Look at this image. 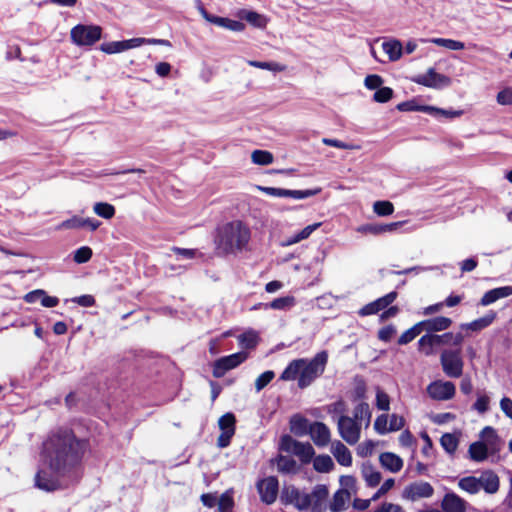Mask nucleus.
Listing matches in <instances>:
<instances>
[{"instance_id":"f257e3e1","label":"nucleus","mask_w":512,"mask_h":512,"mask_svg":"<svg viewBox=\"0 0 512 512\" xmlns=\"http://www.w3.org/2000/svg\"><path fill=\"white\" fill-rule=\"evenodd\" d=\"M86 443L71 430L59 429L51 433L43 443L42 456L49 468L60 476H68L70 482L80 478V463Z\"/></svg>"},{"instance_id":"f03ea898","label":"nucleus","mask_w":512,"mask_h":512,"mask_svg":"<svg viewBox=\"0 0 512 512\" xmlns=\"http://www.w3.org/2000/svg\"><path fill=\"white\" fill-rule=\"evenodd\" d=\"M250 240V227L241 220H233L217 228L215 250L219 255H236L248 249Z\"/></svg>"},{"instance_id":"7ed1b4c3","label":"nucleus","mask_w":512,"mask_h":512,"mask_svg":"<svg viewBox=\"0 0 512 512\" xmlns=\"http://www.w3.org/2000/svg\"><path fill=\"white\" fill-rule=\"evenodd\" d=\"M328 361L326 351L317 353L312 359H305V364L301 367L298 386L303 389L310 386L315 379L321 376L325 370Z\"/></svg>"},{"instance_id":"20e7f679","label":"nucleus","mask_w":512,"mask_h":512,"mask_svg":"<svg viewBox=\"0 0 512 512\" xmlns=\"http://www.w3.org/2000/svg\"><path fill=\"white\" fill-rule=\"evenodd\" d=\"M279 450L297 456L303 464L310 463L315 455L309 442H299L287 434L280 438Z\"/></svg>"},{"instance_id":"39448f33","label":"nucleus","mask_w":512,"mask_h":512,"mask_svg":"<svg viewBox=\"0 0 512 512\" xmlns=\"http://www.w3.org/2000/svg\"><path fill=\"white\" fill-rule=\"evenodd\" d=\"M102 35V28L98 25L78 24L71 29L72 42L77 46H92Z\"/></svg>"},{"instance_id":"423d86ee","label":"nucleus","mask_w":512,"mask_h":512,"mask_svg":"<svg viewBox=\"0 0 512 512\" xmlns=\"http://www.w3.org/2000/svg\"><path fill=\"white\" fill-rule=\"evenodd\" d=\"M337 428L341 438L350 445L356 444L360 439L361 423L349 416H340L337 419Z\"/></svg>"},{"instance_id":"0eeeda50","label":"nucleus","mask_w":512,"mask_h":512,"mask_svg":"<svg viewBox=\"0 0 512 512\" xmlns=\"http://www.w3.org/2000/svg\"><path fill=\"white\" fill-rule=\"evenodd\" d=\"M444 373L451 378H458L463 372V360L459 350H444L440 357Z\"/></svg>"},{"instance_id":"6e6552de","label":"nucleus","mask_w":512,"mask_h":512,"mask_svg":"<svg viewBox=\"0 0 512 512\" xmlns=\"http://www.w3.org/2000/svg\"><path fill=\"white\" fill-rule=\"evenodd\" d=\"M260 499L267 505L273 504L279 493V482L275 476H268L256 484Z\"/></svg>"},{"instance_id":"1a4fd4ad","label":"nucleus","mask_w":512,"mask_h":512,"mask_svg":"<svg viewBox=\"0 0 512 512\" xmlns=\"http://www.w3.org/2000/svg\"><path fill=\"white\" fill-rule=\"evenodd\" d=\"M434 494L432 485L425 481H416L407 485L402 491V498L412 502L430 498Z\"/></svg>"},{"instance_id":"9d476101","label":"nucleus","mask_w":512,"mask_h":512,"mask_svg":"<svg viewBox=\"0 0 512 512\" xmlns=\"http://www.w3.org/2000/svg\"><path fill=\"white\" fill-rule=\"evenodd\" d=\"M235 424L236 418L231 412H227L219 418L218 425L221 430V434L217 439V445L220 448L229 446L231 438L235 434Z\"/></svg>"},{"instance_id":"9b49d317","label":"nucleus","mask_w":512,"mask_h":512,"mask_svg":"<svg viewBox=\"0 0 512 512\" xmlns=\"http://www.w3.org/2000/svg\"><path fill=\"white\" fill-rule=\"evenodd\" d=\"M247 357L248 354L246 352H238L218 359L213 368L214 377L220 378L224 376L227 371L243 363Z\"/></svg>"},{"instance_id":"f8f14e48","label":"nucleus","mask_w":512,"mask_h":512,"mask_svg":"<svg viewBox=\"0 0 512 512\" xmlns=\"http://www.w3.org/2000/svg\"><path fill=\"white\" fill-rule=\"evenodd\" d=\"M450 332L442 335L438 334H425L418 341L419 351L423 352L426 356L434 353V349L443 345H450Z\"/></svg>"},{"instance_id":"ddd939ff","label":"nucleus","mask_w":512,"mask_h":512,"mask_svg":"<svg viewBox=\"0 0 512 512\" xmlns=\"http://www.w3.org/2000/svg\"><path fill=\"white\" fill-rule=\"evenodd\" d=\"M413 81L417 84L434 89L447 87L451 83V79L448 76L437 73L433 68H429L425 74L414 77Z\"/></svg>"},{"instance_id":"4468645a","label":"nucleus","mask_w":512,"mask_h":512,"mask_svg":"<svg viewBox=\"0 0 512 512\" xmlns=\"http://www.w3.org/2000/svg\"><path fill=\"white\" fill-rule=\"evenodd\" d=\"M455 385L450 381L437 380L427 386L428 395L438 401L449 400L455 395Z\"/></svg>"},{"instance_id":"2eb2a0df","label":"nucleus","mask_w":512,"mask_h":512,"mask_svg":"<svg viewBox=\"0 0 512 512\" xmlns=\"http://www.w3.org/2000/svg\"><path fill=\"white\" fill-rule=\"evenodd\" d=\"M53 475L51 472L46 470H40L35 476V484L36 486L44 491H55L57 489L62 488L65 484H62L57 473ZM63 478L65 476H62Z\"/></svg>"},{"instance_id":"dca6fc26","label":"nucleus","mask_w":512,"mask_h":512,"mask_svg":"<svg viewBox=\"0 0 512 512\" xmlns=\"http://www.w3.org/2000/svg\"><path fill=\"white\" fill-rule=\"evenodd\" d=\"M396 298H397V292L392 291V292L386 294L385 296L380 297V298L376 299L375 301L370 302V303L366 304L365 306H363L359 310V315L360 316H368V315L376 314L379 311L387 308L390 304H392L395 301Z\"/></svg>"},{"instance_id":"f3484780","label":"nucleus","mask_w":512,"mask_h":512,"mask_svg":"<svg viewBox=\"0 0 512 512\" xmlns=\"http://www.w3.org/2000/svg\"><path fill=\"white\" fill-rule=\"evenodd\" d=\"M308 433L310 434L314 444L318 447H324L330 442V430L327 425L322 422H314L310 424Z\"/></svg>"},{"instance_id":"a211bd4d","label":"nucleus","mask_w":512,"mask_h":512,"mask_svg":"<svg viewBox=\"0 0 512 512\" xmlns=\"http://www.w3.org/2000/svg\"><path fill=\"white\" fill-rule=\"evenodd\" d=\"M444 512H466L468 503L454 492L446 493L441 502Z\"/></svg>"},{"instance_id":"6ab92c4d","label":"nucleus","mask_w":512,"mask_h":512,"mask_svg":"<svg viewBox=\"0 0 512 512\" xmlns=\"http://www.w3.org/2000/svg\"><path fill=\"white\" fill-rule=\"evenodd\" d=\"M422 332H426V334H434L435 332H440L448 329L452 320L448 317L438 316L435 318L427 319L418 322Z\"/></svg>"},{"instance_id":"aec40b11","label":"nucleus","mask_w":512,"mask_h":512,"mask_svg":"<svg viewBox=\"0 0 512 512\" xmlns=\"http://www.w3.org/2000/svg\"><path fill=\"white\" fill-rule=\"evenodd\" d=\"M479 491L484 490L488 494H495L499 490V477L492 471H484L477 477Z\"/></svg>"},{"instance_id":"412c9836","label":"nucleus","mask_w":512,"mask_h":512,"mask_svg":"<svg viewBox=\"0 0 512 512\" xmlns=\"http://www.w3.org/2000/svg\"><path fill=\"white\" fill-rule=\"evenodd\" d=\"M480 436L490 454H496L501 450L502 442L494 428L486 426Z\"/></svg>"},{"instance_id":"4be33fe9","label":"nucleus","mask_w":512,"mask_h":512,"mask_svg":"<svg viewBox=\"0 0 512 512\" xmlns=\"http://www.w3.org/2000/svg\"><path fill=\"white\" fill-rule=\"evenodd\" d=\"M512 295V286H503L487 291L480 300L482 306H488L499 299Z\"/></svg>"},{"instance_id":"5701e85b","label":"nucleus","mask_w":512,"mask_h":512,"mask_svg":"<svg viewBox=\"0 0 512 512\" xmlns=\"http://www.w3.org/2000/svg\"><path fill=\"white\" fill-rule=\"evenodd\" d=\"M331 453L342 466H351L352 455L350 450L340 441H334L331 445Z\"/></svg>"},{"instance_id":"b1692460","label":"nucleus","mask_w":512,"mask_h":512,"mask_svg":"<svg viewBox=\"0 0 512 512\" xmlns=\"http://www.w3.org/2000/svg\"><path fill=\"white\" fill-rule=\"evenodd\" d=\"M379 461L383 468L392 473L399 472L403 467L402 458L392 452L381 453Z\"/></svg>"},{"instance_id":"393cba45","label":"nucleus","mask_w":512,"mask_h":512,"mask_svg":"<svg viewBox=\"0 0 512 512\" xmlns=\"http://www.w3.org/2000/svg\"><path fill=\"white\" fill-rule=\"evenodd\" d=\"M303 364H305L304 358L291 361L280 375V380L292 381L297 379L299 381L300 372L302 370L301 367Z\"/></svg>"},{"instance_id":"a878e982","label":"nucleus","mask_w":512,"mask_h":512,"mask_svg":"<svg viewBox=\"0 0 512 512\" xmlns=\"http://www.w3.org/2000/svg\"><path fill=\"white\" fill-rule=\"evenodd\" d=\"M495 318L496 313L494 311H489L481 318H478L470 323L462 324L461 328L471 331H481L490 326L494 322Z\"/></svg>"},{"instance_id":"bb28decb","label":"nucleus","mask_w":512,"mask_h":512,"mask_svg":"<svg viewBox=\"0 0 512 512\" xmlns=\"http://www.w3.org/2000/svg\"><path fill=\"white\" fill-rule=\"evenodd\" d=\"M273 462L276 464L277 470L280 473L290 474L298 471L297 462L292 457L278 455Z\"/></svg>"},{"instance_id":"cd10ccee","label":"nucleus","mask_w":512,"mask_h":512,"mask_svg":"<svg viewBox=\"0 0 512 512\" xmlns=\"http://www.w3.org/2000/svg\"><path fill=\"white\" fill-rule=\"evenodd\" d=\"M321 226V222L314 223L311 225L306 226L303 228L300 232L286 238V240L283 242V246H291L296 243L301 242L302 240L307 239L315 230H317Z\"/></svg>"},{"instance_id":"c85d7f7f","label":"nucleus","mask_w":512,"mask_h":512,"mask_svg":"<svg viewBox=\"0 0 512 512\" xmlns=\"http://www.w3.org/2000/svg\"><path fill=\"white\" fill-rule=\"evenodd\" d=\"M350 499L351 494L348 490H338L333 496V500L330 504V510L332 512H341L345 510Z\"/></svg>"},{"instance_id":"c756f323","label":"nucleus","mask_w":512,"mask_h":512,"mask_svg":"<svg viewBox=\"0 0 512 512\" xmlns=\"http://www.w3.org/2000/svg\"><path fill=\"white\" fill-rule=\"evenodd\" d=\"M311 499V508L322 510L323 504L328 496V489L325 485H317L313 491L309 493Z\"/></svg>"},{"instance_id":"7c9ffc66","label":"nucleus","mask_w":512,"mask_h":512,"mask_svg":"<svg viewBox=\"0 0 512 512\" xmlns=\"http://www.w3.org/2000/svg\"><path fill=\"white\" fill-rule=\"evenodd\" d=\"M468 454L471 460L483 462L488 458L490 452L482 441H476L469 446Z\"/></svg>"},{"instance_id":"2f4dec72","label":"nucleus","mask_w":512,"mask_h":512,"mask_svg":"<svg viewBox=\"0 0 512 512\" xmlns=\"http://www.w3.org/2000/svg\"><path fill=\"white\" fill-rule=\"evenodd\" d=\"M361 473L367 485L370 487L377 486L381 481V473L371 464H363Z\"/></svg>"},{"instance_id":"473e14b6","label":"nucleus","mask_w":512,"mask_h":512,"mask_svg":"<svg viewBox=\"0 0 512 512\" xmlns=\"http://www.w3.org/2000/svg\"><path fill=\"white\" fill-rule=\"evenodd\" d=\"M247 64L251 67L268 70L274 73L284 72L287 69V66L278 62H264V61H256V60H248Z\"/></svg>"},{"instance_id":"72a5a7b5","label":"nucleus","mask_w":512,"mask_h":512,"mask_svg":"<svg viewBox=\"0 0 512 512\" xmlns=\"http://www.w3.org/2000/svg\"><path fill=\"white\" fill-rule=\"evenodd\" d=\"M382 48L391 61L398 60L402 55V45L397 40L384 42Z\"/></svg>"},{"instance_id":"f704fd0d","label":"nucleus","mask_w":512,"mask_h":512,"mask_svg":"<svg viewBox=\"0 0 512 512\" xmlns=\"http://www.w3.org/2000/svg\"><path fill=\"white\" fill-rule=\"evenodd\" d=\"M295 304L296 300L293 296H285L274 299L269 304H266L265 307L274 310L286 311L291 309Z\"/></svg>"},{"instance_id":"c9c22d12","label":"nucleus","mask_w":512,"mask_h":512,"mask_svg":"<svg viewBox=\"0 0 512 512\" xmlns=\"http://www.w3.org/2000/svg\"><path fill=\"white\" fill-rule=\"evenodd\" d=\"M425 42L433 43L437 46L447 48L449 50L458 51L465 48V44L461 41L446 38H431Z\"/></svg>"},{"instance_id":"e433bc0d","label":"nucleus","mask_w":512,"mask_h":512,"mask_svg":"<svg viewBox=\"0 0 512 512\" xmlns=\"http://www.w3.org/2000/svg\"><path fill=\"white\" fill-rule=\"evenodd\" d=\"M313 467L317 472L327 473L334 467L333 460L328 455H319L313 460Z\"/></svg>"},{"instance_id":"4c0bfd02","label":"nucleus","mask_w":512,"mask_h":512,"mask_svg":"<svg viewBox=\"0 0 512 512\" xmlns=\"http://www.w3.org/2000/svg\"><path fill=\"white\" fill-rule=\"evenodd\" d=\"M458 486L463 491L469 494H477L479 492V486L477 483V477L467 476L463 477L458 481Z\"/></svg>"},{"instance_id":"58836bf2","label":"nucleus","mask_w":512,"mask_h":512,"mask_svg":"<svg viewBox=\"0 0 512 512\" xmlns=\"http://www.w3.org/2000/svg\"><path fill=\"white\" fill-rule=\"evenodd\" d=\"M93 211L95 214L104 219H111L115 215L114 206L106 202L95 203L93 206Z\"/></svg>"},{"instance_id":"ea45409f","label":"nucleus","mask_w":512,"mask_h":512,"mask_svg":"<svg viewBox=\"0 0 512 512\" xmlns=\"http://www.w3.org/2000/svg\"><path fill=\"white\" fill-rule=\"evenodd\" d=\"M238 341L239 344L244 348H254L258 342V334L253 330L246 331L245 333L238 336Z\"/></svg>"},{"instance_id":"a19ab883","label":"nucleus","mask_w":512,"mask_h":512,"mask_svg":"<svg viewBox=\"0 0 512 512\" xmlns=\"http://www.w3.org/2000/svg\"><path fill=\"white\" fill-rule=\"evenodd\" d=\"M353 419H355L358 423H361L364 419H366L367 423L370 422L371 412L369 409V405L365 402L359 403L353 411Z\"/></svg>"},{"instance_id":"79ce46f5","label":"nucleus","mask_w":512,"mask_h":512,"mask_svg":"<svg viewBox=\"0 0 512 512\" xmlns=\"http://www.w3.org/2000/svg\"><path fill=\"white\" fill-rule=\"evenodd\" d=\"M83 228V218L77 215L62 221L56 227L57 230H73Z\"/></svg>"},{"instance_id":"37998d69","label":"nucleus","mask_w":512,"mask_h":512,"mask_svg":"<svg viewBox=\"0 0 512 512\" xmlns=\"http://www.w3.org/2000/svg\"><path fill=\"white\" fill-rule=\"evenodd\" d=\"M252 162L257 165H269L273 162V155L265 150H255L251 155Z\"/></svg>"},{"instance_id":"c03bdc74","label":"nucleus","mask_w":512,"mask_h":512,"mask_svg":"<svg viewBox=\"0 0 512 512\" xmlns=\"http://www.w3.org/2000/svg\"><path fill=\"white\" fill-rule=\"evenodd\" d=\"M422 333L419 323L406 330L398 339L399 345H405L413 341L419 334Z\"/></svg>"},{"instance_id":"a18cd8bd","label":"nucleus","mask_w":512,"mask_h":512,"mask_svg":"<svg viewBox=\"0 0 512 512\" xmlns=\"http://www.w3.org/2000/svg\"><path fill=\"white\" fill-rule=\"evenodd\" d=\"M441 446L449 453L453 454L458 447V439L450 433L444 434L440 439Z\"/></svg>"},{"instance_id":"49530a36","label":"nucleus","mask_w":512,"mask_h":512,"mask_svg":"<svg viewBox=\"0 0 512 512\" xmlns=\"http://www.w3.org/2000/svg\"><path fill=\"white\" fill-rule=\"evenodd\" d=\"M373 211L379 216H388L394 212V206L390 201H376L373 204Z\"/></svg>"},{"instance_id":"de8ad7c7","label":"nucleus","mask_w":512,"mask_h":512,"mask_svg":"<svg viewBox=\"0 0 512 512\" xmlns=\"http://www.w3.org/2000/svg\"><path fill=\"white\" fill-rule=\"evenodd\" d=\"M243 18L257 28H264L266 26V18L254 11L245 12Z\"/></svg>"},{"instance_id":"09e8293b","label":"nucleus","mask_w":512,"mask_h":512,"mask_svg":"<svg viewBox=\"0 0 512 512\" xmlns=\"http://www.w3.org/2000/svg\"><path fill=\"white\" fill-rule=\"evenodd\" d=\"M291 430L297 435L306 433L307 420L301 416H293L290 420Z\"/></svg>"},{"instance_id":"8fccbe9b","label":"nucleus","mask_w":512,"mask_h":512,"mask_svg":"<svg viewBox=\"0 0 512 512\" xmlns=\"http://www.w3.org/2000/svg\"><path fill=\"white\" fill-rule=\"evenodd\" d=\"M320 192V189H308V190H289L285 189V197H291L294 199H304L314 196Z\"/></svg>"},{"instance_id":"3c124183","label":"nucleus","mask_w":512,"mask_h":512,"mask_svg":"<svg viewBox=\"0 0 512 512\" xmlns=\"http://www.w3.org/2000/svg\"><path fill=\"white\" fill-rule=\"evenodd\" d=\"M100 49H101V51H103L107 54H115V53L126 51L124 40L103 43L100 46Z\"/></svg>"},{"instance_id":"603ef678","label":"nucleus","mask_w":512,"mask_h":512,"mask_svg":"<svg viewBox=\"0 0 512 512\" xmlns=\"http://www.w3.org/2000/svg\"><path fill=\"white\" fill-rule=\"evenodd\" d=\"M275 374L273 371H265L261 375L257 377L255 380V389L257 392H260L264 389L274 378Z\"/></svg>"},{"instance_id":"864d4df0","label":"nucleus","mask_w":512,"mask_h":512,"mask_svg":"<svg viewBox=\"0 0 512 512\" xmlns=\"http://www.w3.org/2000/svg\"><path fill=\"white\" fill-rule=\"evenodd\" d=\"M389 415L387 414H381L379 415L375 422H374V428L377 431V433L381 435H385L389 433V421H388Z\"/></svg>"},{"instance_id":"5fc2aeb1","label":"nucleus","mask_w":512,"mask_h":512,"mask_svg":"<svg viewBox=\"0 0 512 512\" xmlns=\"http://www.w3.org/2000/svg\"><path fill=\"white\" fill-rule=\"evenodd\" d=\"M92 257V250L88 246L78 248L74 253V261L82 264L88 262Z\"/></svg>"},{"instance_id":"6e6d98bb","label":"nucleus","mask_w":512,"mask_h":512,"mask_svg":"<svg viewBox=\"0 0 512 512\" xmlns=\"http://www.w3.org/2000/svg\"><path fill=\"white\" fill-rule=\"evenodd\" d=\"M393 96V90L390 87H381L373 95V100L378 103H386Z\"/></svg>"},{"instance_id":"4d7b16f0","label":"nucleus","mask_w":512,"mask_h":512,"mask_svg":"<svg viewBox=\"0 0 512 512\" xmlns=\"http://www.w3.org/2000/svg\"><path fill=\"white\" fill-rule=\"evenodd\" d=\"M219 27H222V28L228 29L230 31H234V32H241L245 29V25L241 21L232 20V19L225 18V17L222 18V22Z\"/></svg>"},{"instance_id":"13d9d810","label":"nucleus","mask_w":512,"mask_h":512,"mask_svg":"<svg viewBox=\"0 0 512 512\" xmlns=\"http://www.w3.org/2000/svg\"><path fill=\"white\" fill-rule=\"evenodd\" d=\"M322 143L327 146H332V147H336L339 149H346V150L360 149V146H358V145L348 144V143L342 142L337 139H332V138H323Z\"/></svg>"},{"instance_id":"bf43d9fd","label":"nucleus","mask_w":512,"mask_h":512,"mask_svg":"<svg viewBox=\"0 0 512 512\" xmlns=\"http://www.w3.org/2000/svg\"><path fill=\"white\" fill-rule=\"evenodd\" d=\"M300 490L294 486L285 487L282 491L281 499L285 503L294 504Z\"/></svg>"},{"instance_id":"052dcab7","label":"nucleus","mask_w":512,"mask_h":512,"mask_svg":"<svg viewBox=\"0 0 512 512\" xmlns=\"http://www.w3.org/2000/svg\"><path fill=\"white\" fill-rule=\"evenodd\" d=\"M389 433L401 430L405 425V419L397 414H391L388 418Z\"/></svg>"},{"instance_id":"680f3d73","label":"nucleus","mask_w":512,"mask_h":512,"mask_svg":"<svg viewBox=\"0 0 512 512\" xmlns=\"http://www.w3.org/2000/svg\"><path fill=\"white\" fill-rule=\"evenodd\" d=\"M496 100L500 105H512V87H506L498 92Z\"/></svg>"},{"instance_id":"e2e57ef3","label":"nucleus","mask_w":512,"mask_h":512,"mask_svg":"<svg viewBox=\"0 0 512 512\" xmlns=\"http://www.w3.org/2000/svg\"><path fill=\"white\" fill-rule=\"evenodd\" d=\"M383 84V79L381 76L377 74H372L366 76L364 80V85L369 90H375L381 88V85Z\"/></svg>"},{"instance_id":"0e129e2a","label":"nucleus","mask_w":512,"mask_h":512,"mask_svg":"<svg viewBox=\"0 0 512 512\" xmlns=\"http://www.w3.org/2000/svg\"><path fill=\"white\" fill-rule=\"evenodd\" d=\"M376 406L379 410L388 411L390 409V398L388 394L378 390L376 394Z\"/></svg>"},{"instance_id":"69168bd1","label":"nucleus","mask_w":512,"mask_h":512,"mask_svg":"<svg viewBox=\"0 0 512 512\" xmlns=\"http://www.w3.org/2000/svg\"><path fill=\"white\" fill-rule=\"evenodd\" d=\"M347 411L346 403L343 400H338L328 407V413L331 415H336L338 418L340 416H345L344 413Z\"/></svg>"},{"instance_id":"338daca9","label":"nucleus","mask_w":512,"mask_h":512,"mask_svg":"<svg viewBox=\"0 0 512 512\" xmlns=\"http://www.w3.org/2000/svg\"><path fill=\"white\" fill-rule=\"evenodd\" d=\"M294 505L299 510H306L311 507V499L309 493L299 491Z\"/></svg>"},{"instance_id":"774afa93","label":"nucleus","mask_w":512,"mask_h":512,"mask_svg":"<svg viewBox=\"0 0 512 512\" xmlns=\"http://www.w3.org/2000/svg\"><path fill=\"white\" fill-rule=\"evenodd\" d=\"M374 512H404V510L398 504L384 502L380 507L374 510Z\"/></svg>"}]
</instances>
